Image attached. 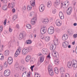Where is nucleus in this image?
I'll return each mask as SVG.
<instances>
[{
    "label": "nucleus",
    "mask_w": 77,
    "mask_h": 77,
    "mask_svg": "<svg viewBox=\"0 0 77 77\" xmlns=\"http://www.w3.org/2000/svg\"><path fill=\"white\" fill-rule=\"evenodd\" d=\"M9 30L10 32H12V29H11V27H10Z\"/></svg>",
    "instance_id": "bf43d9fd"
},
{
    "label": "nucleus",
    "mask_w": 77,
    "mask_h": 77,
    "mask_svg": "<svg viewBox=\"0 0 77 77\" xmlns=\"http://www.w3.org/2000/svg\"><path fill=\"white\" fill-rule=\"evenodd\" d=\"M42 23L44 24H47L48 23V20L47 19H44L43 20Z\"/></svg>",
    "instance_id": "412c9836"
},
{
    "label": "nucleus",
    "mask_w": 77,
    "mask_h": 77,
    "mask_svg": "<svg viewBox=\"0 0 77 77\" xmlns=\"http://www.w3.org/2000/svg\"><path fill=\"white\" fill-rule=\"evenodd\" d=\"M60 74H63L65 72V70L64 68L63 67H61L60 69Z\"/></svg>",
    "instance_id": "4468645a"
},
{
    "label": "nucleus",
    "mask_w": 77,
    "mask_h": 77,
    "mask_svg": "<svg viewBox=\"0 0 77 77\" xmlns=\"http://www.w3.org/2000/svg\"><path fill=\"white\" fill-rule=\"evenodd\" d=\"M32 50V49L30 47H28V48H25L23 49L22 54L23 55H24V54H27L29 52V51H30Z\"/></svg>",
    "instance_id": "f257e3e1"
},
{
    "label": "nucleus",
    "mask_w": 77,
    "mask_h": 77,
    "mask_svg": "<svg viewBox=\"0 0 77 77\" xmlns=\"http://www.w3.org/2000/svg\"><path fill=\"white\" fill-rule=\"evenodd\" d=\"M8 60H13L12 58L11 57H9L8 59Z\"/></svg>",
    "instance_id": "49530a36"
},
{
    "label": "nucleus",
    "mask_w": 77,
    "mask_h": 77,
    "mask_svg": "<svg viewBox=\"0 0 77 77\" xmlns=\"http://www.w3.org/2000/svg\"><path fill=\"white\" fill-rule=\"evenodd\" d=\"M26 6H24L23 8V10L26 11Z\"/></svg>",
    "instance_id": "3c124183"
},
{
    "label": "nucleus",
    "mask_w": 77,
    "mask_h": 77,
    "mask_svg": "<svg viewBox=\"0 0 77 77\" xmlns=\"http://www.w3.org/2000/svg\"><path fill=\"white\" fill-rule=\"evenodd\" d=\"M52 68H53V67H52V66H51V65H49L48 66V71L53 70V69Z\"/></svg>",
    "instance_id": "cd10ccee"
},
{
    "label": "nucleus",
    "mask_w": 77,
    "mask_h": 77,
    "mask_svg": "<svg viewBox=\"0 0 77 77\" xmlns=\"http://www.w3.org/2000/svg\"><path fill=\"white\" fill-rule=\"evenodd\" d=\"M54 32V27L49 28L48 30V33L50 35L53 34Z\"/></svg>",
    "instance_id": "f03ea898"
},
{
    "label": "nucleus",
    "mask_w": 77,
    "mask_h": 77,
    "mask_svg": "<svg viewBox=\"0 0 77 77\" xmlns=\"http://www.w3.org/2000/svg\"><path fill=\"white\" fill-rule=\"evenodd\" d=\"M75 61H73L72 64V66H73V68H76L77 67V64L75 63Z\"/></svg>",
    "instance_id": "aec40b11"
},
{
    "label": "nucleus",
    "mask_w": 77,
    "mask_h": 77,
    "mask_svg": "<svg viewBox=\"0 0 77 77\" xmlns=\"http://www.w3.org/2000/svg\"><path fill=\"white\" fill-rule=\"evenodd\" d=\"M3 65H0V71H2L3 69Z\"/></svg>",
    "instance_id": "37998d69"
},
{
    "label": "nucleus",
    "mask_w": 77,
    "mask_h": 77,
    "mask_svg": "<svg viewBox=\"0 0 77 77\" xmlns=\"http://www.w3.org/2000/svg\"><path fill=\"white\" fill-rule=\"evenodd\" d=\"M56 25L58 26H60L62 24L61 23H60V21L57 22V21H56Z\"/></svg>",
    "instance_id": "b1692460"
},
{
    "label": "nucleus",
    "mask_w": 77,
    "mask_h": 77,
    "mask_svg": "<svg viewBox=\"0 0 77 77\" xmlns=\"http://www.w3.org/2000/svg\"><path fill=\"white\" fill-rule=\"evenodd\" d=\"M8 66V62H5V63L4 65V67L5 68H7Z\"/></svg>",
    "instance_id": "7c9ffc66"
},
{
    "label": "nucleus",
    "mask_w": 77,
    "mask_h": 77,
    "mask_svg": "<svg viewBox=\"0 0 77 77\" xmlns=\"http://www.w3.org/2000/svg\"><path fill=\"white\" fill-rule=\"evenodd\" d=\"M34 14H35L34 12H31L30 13V16H31L32 17V16H33Z\"/></svg>",
    "instance_id": "c03bdc74"
},
{
    "label": "nucleus",
    "mask_w": 77,
    "mask_h": 77,
    "mask_svg": "<svg viewBox=\"0 0 77 77\" xmlns=\"http://www.w3.org/2000/svg\"><path fill=\"white\" fill-rule=\"evenodd\" d=\"M12 62H13V60H8V63L9 65H11L12 63Z\"/></svg>",
    "instance_id": "473e14b6"
},
{
    "label": "nucleus",
    "mask_w": 77,
    "mask_h": 77,
    "mask_svg": "<svg viewBox=\"0 0 77 77\" xmlns=\"http://www.w3.org/2000/svg\"><path fill=\"white\" fill-rule=\"evenodd\" d=\"M72 11V7H70L67 10V15H70Z\"/></svg>",
    "instance_id": "20e7f679"
},
{
    "label": "nucleus",
    "mask_w": 77,
    "mask_h": 77,
    "mask_svg": "<svg viewBox=\"0 0 77 77\" xmlns=\"http://www.w3.org/2000/svg\"><path fill=\"white\" fill-rule=\"evenodd\" d=\"M15 77H20L18 75L16 74L14 75Z\"/></svg>",
    "instance_id": "e2e57ef3"
},
{
    "label": "nucleus",
    "mask_w": 77,
    "mask_h": 77,
    "mask_svg": "<svg viewBox=\"0 0 77 77\" xmlns=\"http://www.w3.org/2000/svg\"><path fill=\"white\" fill-rule=\"evenodd\" d=\"M40 32L42 35L45 34L47 32V28H41L40 30Z\"/></svg>",
    "instance_id": "1a4fd4ad"
},
{
    "label": "nucleus",
    "mask_w": 77,
    "mask_h": 77,
    "mask_svg": "<svg viewBox=\"0 0 77 77\" xmlns=\"http://www.w3.org/2000/svg\"><path fill=\"white\" fill-rule=\"evenodd\" d=\"M3 58H4V57L2 56L0 58V59H1V60L3 59Z\"/></svg>",
    "instance_id": "69168bd1"
},
{
    "label": "nucleus",
    "mask_w": 77,
    "mask_h": 77,
    "mask_svg": "<svg viewBox=\"0 0 77 77\" xmlns=\"http://www.w3.org/2000/svg\"><path fill=\"white\" fill-rule=\"evenodd\" d=\"M7 5H5L2 6V9L4 11H6L7 10Z\"/></svg>",
    "instance_id": "bb28decb"
},
{
    "label": "nucleus",
    "mask_w": 77,
    "mask_h": 77,
    "mask_svg": "<svg viewBox=\"0 0 77 77\" xmlns=\"http://www.w3.org/2000/svg\"><path fill=\"white\" fill-rule=\"evenodd\" d=\"M32 20L33 21H35L36 20V17H34L33 19H32Z\"/></svg>",
    "instance_id": "864d4df0"
},
{
    "label": "nucleus",
    "mask_w": 77,
    "mask_h": 77,
    "mask_svg": "<svg viewBox=\"0 0 77 77\" xmlns=\"http://www.w3.org/2000/svg\"><path fill=\"white\" fill-rule=\"evenodd\" d=\"M56 49V45L54 44H53L51 45L50 47L51 50H54Z\"/></svg>",
    "instance_id": "f8f14e48"
},
{
    "label": "nucleus",
    "mask_w": 77,
    "mask_h": 77,
    "mask_svg": "<svg viewBox=\"0 0 77 77\" xmlns=\"http://www.w3.org/2000/svg\"><path fill=\"white\" fill-rule=\"evenodd\" d=\"M54 43H55V44H57V42H58V40L56 39L54 40Z\"/></svg>",
    "instance_id": "de8ad7c7"
},
{
    "label": "nucleus",
    "mask_w": 77,
    "mask_h": 77,
    "mask_svg": "<svg viewBox=\"0 0 77 77\" xmlns=\"http://www.w3.org/2000/svg\"><path fill=\"white\" fill-rule=\"evenodd\" d=\"M16 19H17V16L15 15L13 17V20L15 21Z\"/></svg>",
    "instance_id": "79ce46f5"
},
{
    "label": "nucleus",
    "mask_w": 77,
    "mask_h": 77,
    "mask_svg": "<svg viewBox=\"0 0 77 77\" xmlns=\"http://www.w3.org/2000/svg\"><path fill=\"white\" fill-rule=\"evenodd\" d=\"M63 47V48H66L68 45V42H64L62 43Z\"/></svg>",
    "instance_id": "0eeeda50"
},
{
    "label": "nucleus",
    "mask_w": 77,
    "mask_h": 77,
    "mask_svg": "<svg viewBox=\"0 0 77 77\" xmlns=\"http://www.w3.org/2000/svg\"><path fill=\"white\" fill-rule=\"evenodd\" d=\"M26 44H30L32 43V41L30 40H28L26 41Z\"/></svg>",
    "instance_id": "c85d7f7f"
},
{
    "label": "nucleus",
    "mask_w": 77,
    "mask_h": 77,
    "mask_svg": "<svg viewBox=\"0 0 77 77\" xmlns=\"http://www.w3.org/2000/svg\"><path fill=\"white\" fill-rule=\"evenodd\" d=\"M11 74V71L9 70H5L4 73V75L5 77H8L9 75H10Z\"/></svg>",
    "instance_id": "7ed1b4c3"
},
{
    "label": "nucleus",
    "mask_w": 77,
    "mask_h": 77,
    "mask_svg": "<svg viewBox=\"0 0 77 77\" xmlns=\"http://www.w3.org/2000/svg\"><path fill=\"white\" fill-rule=\"evenodd\" d=\"M31 24H32V25H35V21L33 20H31Z\"/></svg>",
    "instance_id": "72a5a7b5"
},
{
    "label": "nucleus",
    "mask_w": 77,
    "mask_h": 77,
    "mask_svg": "<svg viewBox=\"0 0 77 77\" xmlns=\"http://www.w3.org/2000/svg\"><path fill=\"white\" fill-rule=\"evenodd\" d=\"M44 9H45V7L44 5H43V6H42L41 8V9H39V11L40 12H43L44 11Z\"/></svg>",
    "instance_id": "5701e85b"
},
{
    "label": "nucleus",
    "mask_w": 77,
    "mask_h": 77,
    "mask_svg": "<svg viewBox=\"0 0 77 77\" xmlns=\"http://www.w3.org/2000/svg\"><path fill=\"white\" fill-rule=\"evenodd\" d=\"M54 71L56 74H57L59 73V70H55Z\"/></svg>",
    "instance_id": "5fc2aeb1"
},
{
    "label": "nucleus",
    "mask_w": 77,
    "mask_h": 77,
    "mask_svg": "<svg viewBox=\"0 0 77 77\" xmlns=\"http://www.w3.org/2000/svg\"><path fill=\"white\" fill-rule=\"evenodd\" d=\"M9 54V51L8 50H6L4 52V54L5 56H7Z\"/></svg>",
    "instance_id": "2eb2a0df"
},
{
    "label": "nucleus",
    "mask_w": 77,
    "mask_h": 77,
    "mask_svg": "<svg viewBox=\"0 0 77 77\" xmlns=\"http://www.w3.org/2000/svg\"><path fill=\"white\" fill-rule=\"evenodd\" d=\"M59 16L60 17V18L61 20H63L64 18V17L63 16V13L62 12H60L59 13Z\"/></svg>",
    "instance_id": "ddd939ff"
},
{
    "label": "nucleus",
    "mask_w": 77,
    "mask_h": 77,
    "mask_svg": "<svg viewBox=\"0 0 77 77\" xmlns=\"http://www.w3.org/2000/svg\"><path fill=\"white\" fill-rule=\"evenodd\" d=\"M56 12V10H54L52 11V13L53 14H55Z\"/></svg>",
    "instance_id": "13d9d810"
},
{
    "label": "nucleus",
    "mask_w": 77,
    "mask_h": 77,
    "mask_svg": "<svg viewBox=\"0 0 77 77\" xmlns=\"http://www.w3.org/2000/svg\"><path fill=\"white\" fill-rule=\"evenodd\" d=\"M27 75H28L27 72H25L23 73L22 77H27Z\"/></svg>",
    "instance_id": "6ab92c4d"
},
{
    "label": "nucleus",
    "mask_w": 77,
    "mask_h": 77,
    "mask_svg": "<svg viewBox=\"0 0 77 77\" xmlns=\"http://www.w3.org/2000/svg\"><path fill=\"white\" fill-rule=\"evenodd\" d=\"M42 52L44 54H48V50L47 48H44L42 50Z\"/></svg>",
    "instance_id": "39448f33"
},
{
    "label": "nucleus",
    "mask_w": 77,
    "mask_h": 77,
    "mask_svg": "<svg viewBox=\"0 0 77 77\" xmlns=\"http://www.w3.org/2000/svg\"><path fill=\"white\" fill-rule=\"evenodd\" d=\"M72 61H69L67 63V67L69 68H72Z\"/></svg>",
    "instance_id": "423d86ee"
},
{
    "label": "nucleus",
    "mask_w": 77,
    "mask_h": 77,
    "mask_svg": "<svg viewBox=\"0 0 77 77\" xmlns=\"http://www.w3.org/2000/svg\"><path fill=\"white\" fill-rule=\"evenodd\" d=\"M73 37L74 38H76L77 37V34H74L73 35Z\"/></svg>",
    "instance_id": "8fccbe9b"
},
{
    "label": "nucleus",
    "mask_w": 77,
    "mask_h": 77,
    "mask_svg": "<svg viewBox=\"0 0 77 77\" xmlns=\"http://www.w3.org/2000/svg\"><path fill=\"white\" fill-rule=\"evenodd\" d=\"M14 67L16 69H18L19 68V65L18 64H16Z\"/></svg>",
    "instance_id": "e433bc0d"
},
{
    "label": "nucleus",
    "mask_w": 77,
    "mask_h": 77,
    "mask_svg": "<svg viewBox=\"0 0 77 77\" xmlns=\"http://www.w3.org/2000/svg\"><path fill=\"white\" fill-rule=\"evenodd\" d=\"M4 46L3 45H2V46H0V52H2L3 51V48Z\"/></svg>",
    "instance_id": "f704fd0d"
},
{
    "label": "nucleus",
    "mask_w": 77,
    "mask_h": 77,
    "mask_svg": "<svg viewBox=\"0 0 77 77\" xmlns=\"http://www.w3.org/2000/svg\"><path fill=\"white\" fill-rule=\"evenodd\" d=\"M75 53L76 54H77V46L76 47V48H75Z\"/></svg>",
    "instance_id": "338daca9"
},
{
    "label": "nucleus",
    "mask_w": 77,
    "mask_h": 77,
    "mask_svg": "<svg viewBox=\"0 0 77 77\" xmlns=\"http://www.w3.org/2000/svg\"><path fill=\"white\" fill-rule=\"evenodd\" d=\"M60 2V0H56V1L55 2V5H59Z\"/></svg>",
    "instance_id": "393cba45"
},
{
    "label": "nucleus",
    "mask_w": 77,
    "mask_h": 77,
    "mask_svg": "<svg viewBox=\"0 0 77 77\" xmlns=\"http://www.w3.org/2000/svg\"><path fill=\"white\" fill-rule=\"evenodd\" d=\"M40 56V62L41 63H42L44 61V57H45V56L43 55V54H39V55Z\"/></svg>",
    "instance_id": "6e6552de"
},
{
    "label": "nucleus",
    "mask_w": 77,
    "mask_h": 77,
    "mask_svg": "<svg viewBox=\"0 0 77 77\" xmlns=\"http://www.w3.org/2000/svg\"><path fill=\"white\" fill-rule=\"evenodd\" d=\"M8 8L11 7V8H14L15 6V3L14 2H12L11 3H9L8 5Z\"/></svg>",
    "instance_id": "9d476101"
},
{
    "label": "nucleus",
    "mask_w": 77,
    "mask_h": 77,
    "mask_svg": "<svg viewBox=\"0 0 77 77\" xmlns=\"http://www.w3.org/2000/svg\"><path fill=\"white\" fill-rule=\"evenodd\" d=\"M35 67V65H33V66H31V67H30V69L31 70V71L32 72H33V68Z\"/></svg>",
    "instance_id": "4c0bfd02"
},
{
    "label": "nucleus",
    "mask_w": 77,
    "mask_h": 77,
    "mask_svg": "<svg viewBox=\"0 0 77 77\" xmlns=\"http://www.w3.org/2000/svg\"><path fill=\"white\" fill-rule=\"evenodd\" d=\"M65 77H69V75L68 74H66L65 75Z\"/></svg>",
    "instance_id": "6e6d98bb"
},
{
    "label": "nucleus",
    "mask_w": 77,
    "mask_h": 77,
    "mask_svg": "<svg viewBox=\"0 0 77 77\" xmlns=\"http://www.w3.org/2000/svg\"><path fill=\"white\" fill-rule=\"evenodd\" d=\"M64 75L63 74H62L61 75V77H64Z\"/></svg>",
    "instance_id": "774afa93"
},
{
    "label": "nucleus",
    "mask_w": 77,
    "mask_h": 77,
    "mask_svg": "<svg viewBox=\"0 0 77 77\" xmlns=\"http://www.w3.org/2000/svg\"><path fill=\"white\" fill-rule=\"evenodd\" d=\"M55 30L57 32H59L60 31V29L59 28H57L55 29Z\"/></svg>",
    "instance_id": "a19ab883"
},
{
    "label": "nucleus",
    "mask_w": 77,
    "mask_h": 77,
    "mask_svg": "<svg viewBox=\"0 0 77 77\" xmlns=\"http://www.w3.org/2000/svg\"><path fill=\"white\" fill-rule=\"evenodd\" d=\"M68 36L66 34H64L62 37V39L63 41H66L68 39Z\"/></svg>",
    "instance_id": "9b49d317"
},
{
    "label": "nucleus",
    "mask_w": 77,
    "mask_h": 77,
    "mask_svg": "<svg viewBox=\"0 0 77 77\" xmlns=\"http://www.w3.org/2000/svg\"><path fill=\"white\" fill-rule=\"evenodd\" d=\"M51 6V1H49L48 2L47 4V6L48 8H50Z\"/></svg>",
    "instance_id": "4be33fe9"
},
{
    "label": "nucleus",
    "mask_w": 77,
    "mask_h": 77,
    "mask_svg": "<svg viewBox=\"0 0 77 77\" xmlns=\"http://www.w3.org/2000/svg\"><path fill=\"white\" fill-rule=\"evenodd\" d=\"M50 76H53L54 72L53 71V70H48Z\"/></svg>",
    "instance_id": "a211bd4d"
},
{
    "label": "nucleus",
    "mask_w": 77,
    "mask_h": 77,
    "mask_svg": "<svg viewBox=\"0 0 77 77\" xmlns=\"http://www.w3.org/2000/svg\"><path fill=\"white\" fill-rule=\"evenodd\" d=\"M19 69H20L21 71H24V67L23 66H21L20 67Z\"/></svg>",
    "instance_id": "c756f323"
},
{
    "label": "nucleus",
    "mask_w": 77,
    "mask_h": 77,
    "mask_svg": "<svg viewBox=\"0 0 77 77\" xmlns=\"http://www.w3.org/2000/svg\"><path fill=\"white\" fill-rule=\"evenodd\" d=\"M24 36V34L22 33H20L19 35V37L18 38L20 40H21L23 38V36Z\"/></svg>",
    "instance_id": "f3484780"
},
{
    "label": "nucleus",
    "mask_w": 77,
    "mask_h": 77,
    "mask_svg": "<svg viewBox=\"0 0 77 77\" xmlns=\"http://www.w3.org/2000/svg\"><path fill=\"white\" fill-rule=\"evenodd\" d=\"M40 36V38H41V39H44V36L42 35H39Z\"/></svg>",
    "instance_id": "603ef678"
},
{
    "label": "nucleus",
    "mask_w": 77,
    "mask_h": 77,
    "mask_svg": "<svg viewBox=\"0 0 77 77\" xmlns=\"http://www.w3.org/2000/svg\"><path fill=\"white\" fill-rule=\"evenodd\" d=\"M30 60V56H27L26 57L25 60L26 62H28Z\"/></svg>",
    "instance_id": "dca6fc26"
},
{
    "label": "nucleus",
    "mask_w": 77,
    "mask_h": 77,
    "mask_svg": "<svg viewBox=\"0 0 77 77\" xmlns=\"http://www.w3.org/2000/svg\"><path fill=\"white\" fill-rule=\"evenodd\" d=\"M54 62L56 65H58L59 63V61L58 60H56L54 61Z\"/></svg>",
    "instance_id": "2f4dec72"
},
{
    "label": "nucleus",
    "mask_w": 77,
    "mask_h": 77,
    "mask_svg": "<svg viewBox=\"0 0 77 77\" xmlns=\"http://www.w3.org/2000/svg\"><path fill=\"white\" fill-rule=\"evenodd\" d=\"M50 38L48 36H47L45 37V40L46 41H50Z\"/></svg>",
    "instance_id": "a878e982"
},
{
    "label": "nucleus",
    "mask_w": 77,
    "mask_h": 77,
    "mask_svg": "<svg viewBox=\"0 0 77 77\" xmlns=\"http://www.w3.org/2000/svg\"><path fill=\"white\" fill-rule=\"evenodd\" d=\"M16 27H17V29H19V28H20V26H19L18 24H17L16 25Z\"/></svg>",
    "instance_id": "052dcab7"
},
{
    "label": "nucleus",
    "mask_w": 77,
    "mask_h": 77,
    "mask_svg": "<svg viewBox=\"0 0 77 77\" xmlns=\"http://www.w3.org/2000/svg\"><path fill=\"white\" fill-rule=\"evenodd\" d=\"M58 70V69L57 68V67H55L54 69V71H57Z\"/></svg>",
    "instance_id": "680f3d73"
},
{
    "label": "nucleus",
    "mask_w": 77,
    "mask_h": 77,
    "mask_svg": "<svg viewBox=\"0 0 77 77\" xmlns=\"http://www.w3.org/2000/svg\"><path fill=\"white\" fill-rule=\"evenodd\" d=\"M32 6L31 5H29L28 6L27 9L28 10H31V9H32Z\"/></svg>",
    "instance_id": "58836bf2"
},
{
    "label": "nucleus",
    "mask_w": 77,
    "mask_h": 77,
    "mask_svg": "<svg viewBox=\"0 0 77 77\" xmlns=\"http://www.w3.org/2000/svg\"><path fill=\"white\" fill-rule=\"evenodd\" d=\"M18 54H17L15 53L14 54V57H17V56H18Z\"/></svg>",
    "instance_id": "0e129e2a"
},
{
    "label": "nucleus",
    "mask_w": 77,
    "mask_h": 77,
    "mask_svg": "<svg viewBox=\"0 0 77 77\" xmlns=\"http://www.w3.org/2000/svg\"><path fill=\"white\" fill-rule=\"evenodd\" d=\"M58 55V54L57 53H56V52H54V55H53V56H54V57H57V55Z\"/></svg>",
    "instance_id": "09e8293b"
},
{
    "label": "nucleus",
    "mask_w": 77,
    "mask_h": 77,
    "mask_svg": "<svg viewBox=\"0 0 77 77\" xmlns=\"http://www.w3.org/2000/svg\"><path fill=\"white\" fill-rule=\"evenodd\" d=\"M3 30V26H0V32H2Z\"/></svg>",
    "instance_id": "a18cd8bd"
},
{
    "label": "nucleus",
    "mask_w": 77,
    "mask_h": 77,
    "mask_svg": "<svg viewBox=\"0 0 77 77\" xmlns=\"http://www.w3.org/2000/svg\"><path fill=\"white\" fill-rule=\"evenodd\" d=\"M26 27L28 29H30L31 28V26L29 24H27L26 25Z\"/></svg>",
    "instance_id": "ea45409f"
},
{
    "label": "nucleus",
    "mask_w": 77,
    "mask_h": 77,
    "mask_svg": "<svg viewBox=\"0 0 77 77\" xmlns=\"http://www.w3.org/2000/svg\"><path fill=\"white\" fill-rule=\"evenodd\" d=\"M6 20H7L5 19L4 20V26H5V25H6Z\"/></svg>",
    "instance_id": "4d7b16f0"
},
{
    "label": "nucleus",
    "mask_w": 77,
    "mask_h": 77,
    "mask_svg": "<svg viewBox=\"0 0 77 77\" xmlns=\"http://www.w3.org/2000/svg\"><path fill=\"white\" fill-rule=\"evenodd\" d=\"M31 6H34L35 5V1L34 0L32 2V3H30Z\"/></svg>",
    "instance_id": "c9c22d12"
}]
</instances>
